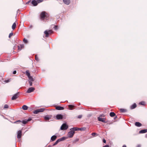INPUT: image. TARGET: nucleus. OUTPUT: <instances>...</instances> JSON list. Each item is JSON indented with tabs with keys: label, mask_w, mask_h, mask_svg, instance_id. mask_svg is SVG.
Instances as JSON below:
<instances>
[{
	"label": "nucleus",
	"mask_w": 147,
	"mask_h": 147,
	"mask_svg": "<svg viewBox=\"0 0 147 147\" xmlns=\"http://www.w3.org/2000/svg\"><path fill=\"white\" fill-rule=\"evenodd\" d=\"M45 110L44 109L40 108L39 109L35 110L33 111V113L34 114H37L39 112H41L44 111Z\"/></svg>",
	"instance_id": "obj_1"
},
{
	"label": "nucleus",
	"mask_w": 147,
	"mask_h": 147,
	"mask_svg": "<svg viewBox=\"0 0 147 147\" xmlns=\"http://www.w3.org/2000/svg\"><path fill=\"white\" fill-rule=\"evenodd\" d=\"M68 126L65 123L63 124L61 127V129L62 130L67 129L68 128Z\"/></svg>",
	"instance_id": "obj_2"
},
{
	"label": "nucleus",
	"mask_w": 147,
	"mask_h": 147,
	"mask_svg": "<svg viewBox=\"0 0 147 147\" xmlns=\"http://www.w3.org/2000/svg\"><path fill=\"white\" fill-rule=\"evenodd\" d=\"M19 93L18 92L14 94L12 97L11 100H15L19 96Z\"/></svg>",
	"instance_id": "obj_3"
},
{
	"label": "nucleus",
	"mask_w": 147,
	"mask_h": 147,
	"mask_svg": "<svg viewBox=\"0 0 147 147\" xmlns=\"http://www.w3.org/2000/svg\"><path fill=\"white\" fill-rule=\"evenodd\" d=\"M46 14L47 13L45 11H42L41 13L40 16L42 20H43L46 17Z\"/></svg>",
	"instance_id": "obj_4"
},
{
	"label": "nucleus",
	"mask_w": 147,
	"mask_h": 147,
	"mask_svg": "<svg viewBox=\"0 0 147 147\" xmlns=\"http://www.w3.org/2000/svg\"><path fill=\"white\" fill-rule=\"evenodd\" d=\"M70 131L68 132V135L69 137H72L74 134L75 131H74V130H73L72 129H70Z\"/></svg>",
	"instance_id": "obj_5"
},
{
	"label": "nucleus",
	"mask_w": 147,
	"mask_h": 147,
	"mask_svg": "<svg viewBox=\"0 0 147 147\" xmlns=\"http://www.w3.org/2000/svg\"><path fill=\"white\" fill-rule=\"evenodd\" d=\"M66 138H59V139L53 145V146H54L56 145L57 143L61 141L65 140Z\"/></svg>",
	"instance_id": "obj_6"
},
{
	"label": "nucleus",
	"mask_w": 147,
	"mask_h": 147,
	"mask_svg": "<svg viewBox=\"0 0 147 147\" xmlns=\"http://www.w3.org/2000/svg\"><path fill=\"white\" fill-rule=\"evenodd\" d=\"M35 90V88L34 87H30L27 90L26 92L27 93H30L33 92Z\"/></svg>",
	"instance_id": "obj_7"
},
{
	"label": "nucleus",
	"mask_w": 147,
	"mask_h": 147,
	"mask_svg": "<svg viewBox=\"0 0 147 147\" xmlns=\"http://www.w3.org/2000/svg\"><path fill=\"white\" fill-rule=\"evenodd\" d=\"M56 118L57 120L62 119L63 118V116L61 114H57L56 116Z\"/></svg>",
	"instance_id": "obj_8"
},
{
	"label": "nucleus",
	"mask_w": 147,
	"mask_h": 147,
	"mask_svg": "<svg viewBox=\"0 0 147 147\" xmlns=\"http://www.w3.org/2000/svg\"><path fill=\"white\" fill-rule=\"evenodd\" d=\"M32 119L30 118H29L28 119H25L22 121V123L23 124H26L28 122L30 121Z\"/></svg>",
	"instance_id": "obj_9"
},
{
	"label": "nucleus",
	"mask_w": 147,
	"mask_h": 147,
	"mask_svg": "<svg viewBox=\"0 0 147 147\" xmlns=\"http://www.w3.org/2000/svg\"><path fill=\"white\" fill-rule=\"evenodd\" d=\"M98 121H101L104 123H106L107 122L105 120V119L104 118H102L99 117L98 118Z\"/></svg>",
	"instance_id": "obj_10"
},
{
	"label": "nucleus",
	"mask_w": 147,
	"mask_h": 147,
	"mask_svg": "<svg viewBox=\"0 0 147 147\" xmlns=\"http://www.w3.org/2000/svg\"><path fill=\"white\" fill-rule=\"evenodd\" d=\"M31 3L33 6H36L37 5L38 3L37 1H36L35 0H32Z\"/></svg>",
	"instance_id": "obj_11"
},
{
	"label": "nucleus",
	"mask_w": 147,
	"mask_h": 147,
	"mask_svg": "<svg viewBox=\"0 0 147 147\" xmlns=\"http://www.w3.org/2000/svg\"><path fill=\"white\" fill-rule=\"evenodd\" d=\"M22 135V131L19 130L17 133V138H21Z\"/></svg>",
	"instance_id": "obj_12"
},
{
	"label": "nucleus",
	"mask_w": 147,
	"mask_h": 147,
	"mask_svg": "<svg viewBox=\"0 0 147 147\" xmlns=\"http://www.w3.org/2000/svg\"><path fill=\"white\" fill-rule=\"evenodd\" d=\"M63 2L67 5H69L70 3V0H63Z\"/></svg>",
	"instance_id": "obj_13"
},
{
	"label": "nucleus",
	"mask_w": 147,
	"mask_h": 147,
	"mask_svg": "<svg viewBox=\"0 0 147 147\" xmlns=\"http://www.w3.org/2000/svg\"><path fill=\"white\" fill-rule=\"evenodd\" d=\"M24 45L23 44L20 45L18 46V49L19 50H21L22 48H24Z\"/></svg>",
	"instance_id": "obj_14"
},
{
	"label": "nucleus",
	"mask_w": 147,
	"mask_h": 147,
	"mask_svg": "<svg viewBox=\"0 0 147 147\" xmlns=\"http://www.w3.org/2000/svg\"><path fill=\"white\" fill-rule=\"evenodd\" d=\"M56 109L57 110H62L64 109V108L61 106H57L56 107Z\"/></svg>",
	"instance_id": "obj_15"
},
{
	"label": "nucleus",
	"mask_w": 147,
	"mask_h": 147,
	"mask_svg": "<svg viewBox=\"0 0 147 147\" xmlns=\"http://www.w3.org/2000/svg\"><path fill=\"white\" fill-rule=\"evenodd\" d=\"M147 132V129H142L139 131V133L140 134H142V133H145Z\"/></svg>",
	"instance_id": "obj_16"
},
{
	"label": "nucleus",
	"mask_w": 147,
	"mask_h": 147,
	"mask_svg": "<svg viewBox=\"0 0 147 147\" xmlns=\"http://www.w3.org/2000/svg\"><path fill=\"white\" fill-rule=\"evenodd\" d=\"M135 125L137 127H140L141 126L142 124L140 122H136L135 123Z\"/></svg>",
	"instance_id": "obj_17"
},
{
	"label": "nucleus",
	"mask_w": 147,
	"mask_h": 147,
	"mask_svg": "<svg viewBox=\"0 0 147 147\" xmlns=\"http://www.w3.org/2000/svg\"><path fill=\"white\" fill-rule=\"evenodd\" d=\"M136 107V103H134L130 107V108L131 109H135Z\"/></svg>",
	"instance_id": "obj_18"
},
{
	"label": "nucleus",
	"mask_w": 147,
	"mask_h": 147,
	"mask_svg": "<svg viewBox=\"0 0 147 147\" xmlns=\"http://www.w3.org/2000/svg\"><path fill=\"white\" fill-rule=\"evenodd\" d=\"M120 110L121 112V113H125L127 112V110L126 109H120Z\"/></svg>",
	"instance_id": "obj_19"
},
{
	"label": "nucleus",
	"mask_w": 147,
	"mask_h": 147,
	"mask_svg": "<svg viewBox=\"0 0 147 147\" xmlns=\"http://www.w3.org/2000/svg\"><path fill=\"white\" fill-rule=\"evenodd\" d=\"M71 129H72L73 130H74V131H79V129L78 128L76 127H74L72 128H71Z\"/></svg>",
	"instance_id": "obj_20"
},
{
	"label": "nucleus",
	"mask_w": 147,
	"mask_h": 147,
	"mask_svg": "<svg viewBox=\"0 0 147 147\" xmlns=\"http://www.w3.org/2000/svg\"><path fill=\"white\" fill-rule=\"evenodd\" d=\"M44 33L46 34L45 36L46 37H48L49 36V32L48 31V30H45L44 32Z\"/></svg>",
	"instance_id": "obj_21"
},
{
	"label": "nucleus",
	"mask_w": 147,
	"mask_h": 147,
	"mask_svg": "<svg viewBox=\"0 0 147 147\" xmlns=\"http://www.w3.org/2000/svg\"><path fill=\"white\" fill-rule=\"evenodd\" d=\"M22 109L24 110H26L28 109V107L26 105H24L22 107Z\"/></svg>",
	"instance_id": "obj_22"
},
{
	"label": "nucleus",
	"mask_w": 147,
	"mask_h": 147,
	"mask_svg": "<svg viewBox=\"0 0 147 147\" xmlns=\"http://www.w3.org/2000/svg\"><path fill=\"white\" fill-rule=\"evenodd\" d=\"M60 137V136H59L58 134H56L55 135L52 136L51 138H57V137Z\"/></svg>",
	"instance_id": "obj_23"
},
{
	"label": "nucleus",
	"mask_w": 147,
	"mask_h": 147,
	"mask_svg": "<svg viewBox=\"0 0 147 147\" xmlns=\"http://www.w3.org/2000/svg\"><path fill=\"white\" fill-rule=\"evenodd\" d=\"M115 115V113L113 112H111L110 113V115L111 117H113Z\"/></svg>",
	"instance_id": "obj_24"
},
{
	"label": "nucleus",
	"mask_w": 147,
	"mask_h": 147,
	"mask_svg": "<svg viewBox=\"0 0 147 147\" xmlns=\"http://www.w3.org/2000/svg\"><path fill=\"white\" fill-rule=\"evenodd\" d=\"M68 107L69 110H72L73 108L74 107V106L71 105H68Z\"/></svg>",
	"instance_id": "obj_25"
},
{
	"label": "nucleus",
	"mask_w": 147,
	"mask_h": 147,
	"mask_svg": "<svg viewBox=\"0 0 147 147\" xmlns=\"http://www.w3.org/2000/svg\"><path fill=\"white\" fill-rule=\"evenodd\" d=\"M16 23L14 22V23L12 25V29L13 30H14L16 27Z\"/></svg>",
	"instance_id": "obj_26"
},
{
	"label": "nucleus",
	"mask_w": 147,
	"mask_h": 147,
	"mask_svg": "<svg viewBox=\"0 0 147 147\" xmlns=\"http://www.w3.org/2000/svg\"><path fill=\"white\" fill-rule=\"evenodd\" d=\"M28 78H29V81H34V80H33L32 76H30L28 77Z\"/></svg>",
	"instance_id": "obj_27"
},
{
	"label": "nucleus",
	"mask_w": 147,
	"mask_h": 147,
	"mask_svg": "<svg viewBox=\"0 0 147 147\" xmlns=\"http://www.w3.org/2000/svg\"><path fill=\"white\" fill-rule=\"evenodd\" d=\"M26 75L28 77L30 76V74L29 72V71L28 70H27L26 72Z\"/></svg>",
	"instance_id": "obj_28"
},
{
	"label": "nucleus",
	"mask_w": 147,
	"mask_h": 147,
	"mask_svg": "<svg viewBox=\"0 0 147 147\" xmlns=\"http://www.w3.org/2000/svg\"><path fill=\"white\" fill-rule=\"evenodd\" d=\"M91 135L94 137H96L98 134L95 133H92L91 134Z\"/></svg>",
	"instance_id": "obj_29"
},
{
	"label": "nucleus",
	"mask_w": 147,
	"mask_h": 147,
	"mask_svg": "<svg viewBox=\"0 0 147 147\" xmlns=\"http://www.w3.org/2000/svg\"><path fill=\"white\" fill-rule=\"evenodd\" d=\"M139 104L142 105H145V102L144 101H141L139 103Z\"/></svg>",
	"instance_id": "obj_30"
},
{
	"label": "nucleus",
	"mask_w": 147,
	"mask_h": 147,
	"mask_svg": "<svg viewBox=\"0 0 147 147\" xmlns=\"http://www.w3.org/2000/svg\"><path fill=\"white\" fill-rule=\"evenodd\" d=\"M45 119L46 120H48L49 119V117L48 115L44 117Z\"/></svg>",
	"instance_id": "obj_31"
},
{
	"label": "nucleus",
	"mask_w": 147,
	"mask_h": 147,
	"mask_svg": "<svg viewBox=\"0 0 147 147\" xmlns=\"http://www.w3.org/2000/svg\"><path fill=\"white\" fill-rule=\"evenodd\" d=\"M23 41L25 43H27L28 42V41L27 39H26V38H24L23 40Z\"/></svg>",
	"instance_id": "obj_32"
},
{
	"label": "nucleus",
	"mask_w": 147,
	"mask_h": 147,
	"mask_svg": "<svg viewBox=\"0 0 147 147\" xmlns=\"http://www.w3.org/2000/svg\"><path fill=\"white\" fill-rule=\"evenodd\" d=\"M13 33L12 32H11L9 34V38H10L13 35Z\"/></svg>",
	"instance_id": "obj_33"
},
{
	"label": "nucleus",
	"mask_w": 147,
	"mask_h": 147,
	"mask_svg": "<svg viewBox=\"0 0 147 147\" xmlns=\"http://www.w3.org/2000/svg\"><path fill=\"white\" fill-rule=\"evenodd\" d=\"M48 31L49 32V34H51L53 32V31H52V30H48Z\"/></svg>",
	"instance_id": "obj_34"
},
{
	"label": "nucleus",
	"mask_w": 147,
	"mask_h": 147,
	"mask_svg": "<svg viewBox=\"0 0 147 147\" xmlns=\"http://www.w3.org/2000/svg\"><path fill=\"white\" fill-rule=\"evenodd\" d=\"M8 106L7 105H5L4 106V109H7L8 108Z\"/></svg>",
	"instance_id": "obj_35"
},
{
	"label": "nucleus",
	"mask_w": 147,
	"mask_h": 147,
	"mask_svg": "<svg viewBox=\"0 0 147 147\" xmlns=\"http://www.w3.org/2000/svg\"><path fill=\"white\" fill-rule=\"evenodd\" d=\"M35 60L36 61H39V59H38V57L37 56V55H35Z\"/></svg>",
	"instance_id": "obj_36"
},
{
	"label": "nucleus",
	"mask_w": 147,
	"mask_h": 147,
	"mask_svg": "<svg viewBox=\"0 0 147 147\" xmlns=\"http://www.w3.org/2000/svg\"><path fill=\"white\" fill-rule=\"evenodd\" d=\"M32 82L33 81H29L30 85V86H32Z\"/></svg>",
	"instance_id": "obj_37"
},
{
	"label": "nucleus",
	"mask_w": 147,
	"mask_h": 147,
	"mask_svg": "<svg viewBox=\"0 0 147 147\" xmlns=\"http://www.w3.org/2000/svg\"><path fill=\"white\" fill-rule=\"evenodd\" d=\"M37 2L38 3H40L43 1V0H37Z\"/></svg>",
	"instance_id": "obj_38"
},
{
	"label": "nucleus",
	"mask_w": 147,
	"mask_h": 147,
	"mask_svg": "<svg viewBox=\"0 0 147 147\" xmlns=\"http://www.w3.org/2000/svg\"><path fill=\"white\" fill-rule=\"evenodd\" d=\"M54 29L55 30H57L58 29L57 26H55L54 27Z\"/></svg>",
	"instance_id": "obj_39"
},
{
	"label": "nucleus",
	"mask_w": 147,
	"mask_h": 147,
	"mask_svg": "<svg viewBox=\"0 0 147 147\" xmlns=\"http://www.w3.org/2000/svg\"><path fill=\"white\" fill-rule=\"evenodd\" d=\"M82 115H78V118L79 119H80L82 118Z\"/></svg>",
	"instance_id": "obj_40"
},
{
	"label": "nucleus",
	"mask_w": 147,
	"mask_h": 147,
	"mask_svg": "<svg viewBox=\"0 0 147 147\" xmlns=\"http://www.w3.org/2000/svg\"><path fill=\"white\" fill-rule=\"evenodd\" d=\"M9 80H5L4 82H5V83H8V82H9Z\"/></svg>",
	"instance_id": "obj_41"
},
{
	"label": "nucleus",
	"mask_w": 147,
	"mask_h": 147,
	"mask_svg": "<svg viewBox=\"0 0 147 147\" xmlns=\"http://www.w3.org/2000/svg\"><path fill=\"white\" fill-rule=\"evenodd\" d=\"M16 70L14 71L13 72V74H16Z\"/></svg>",
	"instance_id": "obj_42"
},
{
	"label": "nucleus",
	"mask_w": 147,
	"mask_h": 147,
	"mask_svg": "<svg viewBox=\"0 0 147 147\" xmlns=\"http://www.w3.org/2000/svg\"><path fill=\"white\" fill-rule=\"evenodd\" d=\"M52 141H54L55 140L56 138H51Z\"/></svg>",
	"instance_id": "obj_43"
},
{
	"label": "nucleus",
	"mask_w": 147,
	"mask_h": 147,
	"mask_svg": "<svg viewBox=\"0 0 147 147\" xmlns=\"http://www.w3.org/2000/svg\"><path fill=\"white\" fill-rule=\"evenodd\" d=\"M141 146L140 145H138L136 147H141Z\"/></svg>",
	"instance_id": "obj_44"
},
{
	"label": "nucleus",
	"mask_w": 147,
	"mask_h": 147,
	"mask_svg": "<svg viewBox=\"0 0 147 147\" xmlns=\"http://www.w3.org/2000/svg\"><path fill=\"white\" fill-rule=\"evenodd\" d=\"M103 142L104 143H105L106 142V140H105L104 139L103 140Z\"/></svg>",
	"instance_id": "obj_45"
},
{
	"label": "nucleus",
	"mask_w": 147,
	"mask_h": 147,
	"mask_svg": "<svg viewBox=\"0 0 147 147\" xmlns=\"http://www.w3.org/2000/svg\"><path fill=\"white\" fill-rule=\"evenodd\" d=\"M30 1H28V2H27L26 3V4H28L29 3H30Z\"/></svg>",
	"instance_id": "obj_46"
},
{
	"label": "nucleus",
	"mask_w": 147,
	"mask_h": 147,
	"mask_svg": "<svg viewBox=\"0 0 147 147\" xmlns=\"http://www.w3.org/2000/svg\"><path fill=\"white\" fill-rule=\"evenodd\" d=\"M103 147H109V146L108 145H106L105 146H103Z\"/></svg>",
	"instance_id": "obj_47"
},
{
	"label": "nucleus",
	"mask_w": 147,
	"mask_h": 147,
	"mask_svg": "<svg viewBox=\"0 0 147 147\" xmlns=\"http://www.w3.org/2000/svg\"><path fill=\"white\" fill-rule=\"evenodd\" d=\"M79 130L80 131L82 130V128H79Z\"/></svg>",
	"instance_id": "obj_48"
},
{
	"label": "nucleus",
	"mask_w": 147,
	"mask_h": 147,
	"mask_svg": "<svg viewBox=\"0 0 147 147\" xmlns=\"http://www.w3.org/2000/svg\"><path fill=\"white\" fill-rule=\"evenodd\" d=\"M32 25H30L29 26V28H32Z\"/></svg>",
	"instance_id": "obj_49"
},
{
	"label": "nucleus",
	"mask_w": 147,
	"mask_h": 147,
	"mask_svg": "<svg viewBox=\"0 0 147 147\" xmlns=\"http://www.w3.org/2000/svg\"><path fill=\"white\" fill-rule=\"evenodd\" d=\"M122 147H127L125 145H123Z\"/></svg>",
	"instance_id": "obj_50"
},
{
	"label": "nucleus",
	"mask_w": 147,
	"mask_h": 147,
	"mask_svg": "<svg viewBox=\"0 0 147 147\" xmlns=\"http://www.w3.org/2000/svg\"><path fill=\"white\" fill-rule=\"evenodd\" d=\"M52 147V146H51V145H49L48 146V147Z\"/></svg>",
	"instance_id": "obj_51"
},
{
	"label": "nucleus",
	"mask_w": 147,
	"mask_h": 147,
	"mask_svg": "<svg viewBox=\"0 0 147 147\" xmlns=\"http://www.w3.org/2000/svg\"><path fill=\"white\" fill-rule=\"evenodd\" d=\"M21 140V138H19V140H18L19 141H20V140Z\"/></svg>",
	"instance_id": "obj_52"
},
{
	"label": "nucleus",
	"mask_w": 147,
	"mask_h": 147,
	"mask_svg": "<svg viewBox=\"0 0 147 147\" xmlns=\"http://www.w3.org/2000/svg\"><path fill=\"white\" fill-rule=\"evenodd\" d=\"M117 117V116H116V117H115L114 119H115Z\"/></svg>",
	"instance_id": "obj_53"
},
{
	"label": "nucleus",
	"mask_w": 147,
	"mask_h": 147,
	"mask_svg": "<svg viewBox=\"0 0 147 147\" xmlns=\"http://www.w3.org/2000/svg\"><path fill=\"white\" fill-rule=\"evenodd\" d=\"M61 138H66L65 137H61Z\"/></svg>",
	"instance_id": "obj_54"
},
{
	"label": "nucleus",
	"mask_w": 147,
	"mask_h": 147,
	"mask_svg": "<svg viewBox=\"0 0 147 147\" xmlns=\"http://www.w3.org/2000/svg\"><path fill=\"white\" fill-rule=\"evenodd\" d=\"M18 121H20V120H19Z\"/></svg>",
	"instance_id": "obj_55"
}]
</instances>
